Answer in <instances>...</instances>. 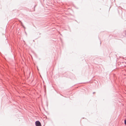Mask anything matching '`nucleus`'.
Listing matches in <instances>:
<instances>
[{"instance_id": "f03ea898", "label": "nucleus", "mask_w": 126, "mask_h": 126, "mask_svg": "<svg viewBox=\"0 0 126 126\" xmlns=\"http://www.w3.org/2000/svg\"><path fill=\"white\" fill-rule=\"evenodd\" d=\"M125 124L126 125V120H125Z\"/></svg>"}, {"instance_id": "f257e3e1", "label": "nucleus", "mask_w": 126, "mask_h": 126, "mask_svg": "<svg viewBox=\"0 0 126 126\" xmlns=\"http://www.w3.org/2000/svg\"><path fill=\"white\" fill-rule=\"evenodd\" d=\"M36 126H41L40 123L39 121H37L35 122Z\"/></svg>"}]
</instances>
